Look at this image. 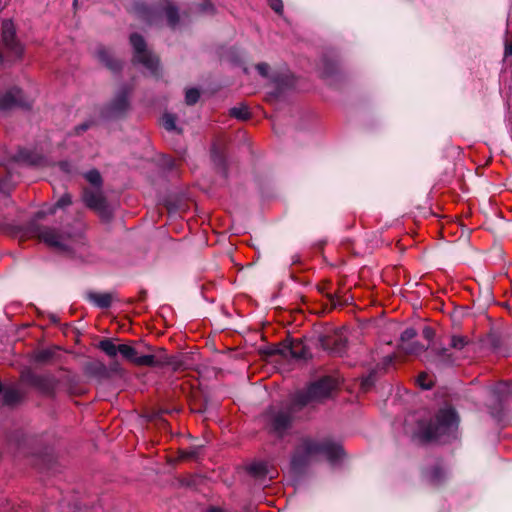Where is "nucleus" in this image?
<instances>
[{
    "mask_svg": "<svg viewBox=\"0 0 512 512\" xmlns=\"http://www.w3.org/2000/svg\"><path fill=\"white\" fill-rule=\"evenodd\" d=\"M343 451L338 443L330 440L303 439L297 448L296 455L292 459L293 467L300 465L302 460L314 455L323 454L330 461L339 459Z\"/></svg>",
    "mask_w": 512,
    "mask_h": 512,
    "instance_id": "obj_1",
    "label": "nucleus"
},
{
    "mask_svg": "<svg viewBox=\"0 0 512 512\" xmlns=\"http://www.w3.org/2000/svg\"><path fill=\"white\" fill-rule=\"evenodd\" d=\"M459 418L452 408L441 409L435 419L424 426L421 430L422 436L427 440H438L443 437H450L458 429Z\"/></svg>",
    "mask_w": 512,
    "mask_h": 512,
    "instance_id": "obj_2",
    "label": "nucleus"
},
{
    "mask_svg": "<svg viewBox=\"0 0 512 512\" xmlns=\"http://www.w3.org/2000/svg\"><path fill=\"white\" fill-rule=\"evenodd\" d=\"M134 11L150 25L159 24L163 16L171 27H175L179 21L177 9L170 0H162L156 7H147L143 3H136Z\"/></svg>",
    "mask_w": 512,
    "mask_h": 512,
    "instance_id": "obj_3",
    "label": "nucleus"
},
{
    "mask_svg": "<svg viewBox=\"0 0 512 512\" xmlns=\"http://www.w3.org/2000/svg\"><path fill=\"white\" fill-rule=\"evenodd\" d=\"M338 381L331 376H326L318 381L312 383L306 392L300 393L296 396L294 405L304 406L312 402L321 401L329 397L332 392L337 388Z\"/></svg>",
    "mask_w": 512,
    "mask_h": 512,
    "instance_id": "obj_4",
    "label": "nucleus"
},
{
    "mask_svg": "<svg viewBox=\"0 0 512 512\" xmlns=\"http://www.w3.org/2000/svg\"><path fill=\"white\" fill-rule=\"evenodd\" d=\"M120 354L136 366L160 367L167 364V357L165 355H142L136 348L127 344H120Z\"/></svg>",
    "mask_w": 512,
    "mask_h": 512,
    "instance_id": "obj_5",
    "label": "nucleus"
},
{
    "mask_svg": "<svg viewBox=\"0 0 512 512\" xmlns=\"http://www.w3.org/2000/svg\"><path fill=\"white\" fill-rule=\"evenodd\" d=\"M130 42L134 49V60L141 63L152 73H155L158 66V58L146 48L143 37L138 34H132Z\"/></svg>",
    "mask_w": 512,
    "mask_h": 512,
    "instance_id": "obj_6",
    "label": "nucleus"
},
{
    "mask_svg": "<svg viewBox=\"0 0 512 512\" xmlns=\"http://www.w3.org/2000/svg\"><path fill=\"white\" fill-rule=\"evenodd\" d=\"M0 42L13 55L21 56L23 49L16 41L15 27L10 20L2 22Z\"/></svg>",
    "mask_w": 512,
    "mask_h": 512,
    "instance_id": "obj_7",
    "label": "nucleus"
},
{
    "mask_svg": "<svg viewBox=\"0 0 512 512\" xmlns=\"http://www.w3.org/2000/svg\"><path fill=\"white\" fill-rule=\"evenodd\" d=\"M28 106V101L19 88H11L0 96V110Z\"/></svg>",
    "mask_w": 512,
    "mask_h": 512,
    "instance_id": "obj_8",
    "label": "nucleus"
},
{
    "mask_svg": "<svg viewBox=\"0 0 512 512\" xmlns=\"http://www.w3.org/2000/svg\"><path fill=\"white\" fill-rule=\"evenodd\" d=\"M38 238L47 245L59 250H66L67 245L62 235H59L55 229L43 228L38 233Z\"/></svg>",
    "mask_w": 512,
    "mask_h": 512,
    "instance_id": "obj_9",
    "label": "nucleus"
},
{
    "mask_svg": "<svg viewBox=\"0 0 512 512\" xmlns=\"http://www.w3.org/2000/svg\"><path fill=\"white\" fill-rule=\"evenodd\" d=\"M83 199L88 207L96 211L105 209V200L99 190H85Z\"/></svg>",
    "mask_w": 512,
    "mask_h": 512,
    "instance_id": "obj_10",
    "label": "nucleus"
},
{
    "mask_svg": "<svg viewBox=\"0 0 512 512\" xmlns=\"http://www.w3.org/2000/svg\"><path fill=\"white\" fill-rule=\"evenodd\" d=\"M291 417L289 413L284 411H279L277 413H273L270 416V422L273 430L279 434H281L290 424Z\"/></svg>",
    "mask_w": 512,
    "mask_h": 512,
    "instance_id": "obj_11",
    "label": "nucleus"
},
{
    "mask_svg": "<svg viewBox=\"0 0 512 512\" xmlns=\"http://www.w3.org/2000/svg\"><path fill=\"white\" fill-rule=\"evenodd\" d=\"M86 297L99 308H108L112 303V295L109 293L88 292Z\"/></svg>",
    "mask_w": 512,
    "mask_h": 512,
    "instance_id": "obj_12",
    "label": "nucleus"
},
{
    "mask_svg": "<svg viewBox=\"0 0 512 512\" xmlns=\"http://www.w3.org/2000/svg\"><path fill=\"white\" fill-rule=\"evenodd\" d=\"M96 55L98 59L111 70H116L119 68V63L112 59V55L108 49L100 47L97 49Z\"/></svg>",
    "mask_w": 512,
    "mask_h": 512,
    "instance_id": "obj_13",
    "label": "nucleus"
},
{
    "mask_svg": "<svg viewBox=\"0 0 512 512\" xmlns=\"http://www.w3.org/2000/svg\"><path fill=\"white\" fill-rule=\"evenodd\" d=\"M99 348L109 357H115L120 353V345H116L111 339L100 341Z\"/></svg>",
    "mask_w": 512,
    "mask_h": 512,
    "instance_id": "obj_14",
    "label": "nucleus"
},
{
    "mask_svg": "<svg viewBox=\"0 0 512 512\" xmlns=\"http://www.w3.org/2000/svg\"><path fill=\"white\" fill-rule=\"evenodd\" d=\"M249 471L256 477H263L268 473V465L265 462H255L249 466Z\"/></svg>",
    "mask_w": 512,
    "mask_h": 512,
    "instance_id": "obj_15",
    "label": "nucleus"
},
{
    "mask_svg": "<svg viewBox=\"0 0 512 512\" xmlns=\"http://www.w3.org/2000/svg\"><path fill=\"white\" fill-rule=\"evenodd\" d=\"M291 355L295 358H306L307 351L301 341H293L291 344Z\"/></svg>",
    "mask_w": 512,
    "mask_h": 512,
    "instance_id": "obj_16",
    "label": "nucleus"
},
{
    "mask_svg": "<svg viewBox=\"0 0 512 512\" xmlns=\"http://www.w3.org/2000/svg\"><path fill=\"white\" fill-rule=\"evenodd\" d=\"M230 115L239 119V120H247L250 117V112L245 105H240L234 107L230 110Z\"/></svg>",
    "mask_w": 512,
    "mask_h": 512,
    "instance_id": "obj_17",
    "label": "nucleus"
},
{
    "mask_svg": "<svg viewBox=\"0 0 512 512\" xmlns=\"http://www.w3.org/2000/svg\"><path fill=\"white\" fill-rule=\"evenodd\" d=\"M127 107H128V101H127L126 96H120L113 103L112 113L114 115H118V114L122 113L123 111H125Z\"/></svg>",
    "mask_w": 512,
    "mask_h": 512,
    "instance_id": "obj_18",
    "label": "nucleus"
},
{
    "mask_svg": "<svg viewBox=\"0 0 512 512\" xmlns=\"http://www.w3.org/2000/svg\"><path fill=\"white\" fill-rule=\"evenodd\" d=\"M21 398L20 392L15 388H10L4 391V401L7 404L17 402Z\"/></svg>",
    "mask_w": 512,
    "mask_h": 512,
    "instance_id": "obj_19",
    "label": "nucleus"
},
{
    "mask_svg": "<svg viewBox=\"0 0 512 512\" xmlns=\"http://www.w3.org/2000/svg\"><path fill=\"white\" fill-rule=\"evenodd\" d=\"M426 350L424 345L419 344L418 342L409 343L407 346H404V352L406 354L419 355Z\"/></svg>",
    "mask_w": 512,
    "mask_h": 512,
    "instance_id": "obj_20",
    "label": "nucleus"
},
{
    "mask_svg": "<svg viewBox=\"0 0 512 512\" xmlns=\"http://www.w3.org/2000/svg\"><path fill=\"white\" fill-rule=\"evenodd\" d=\"M162 125L163 127L168 130L172 131L176 129V118L174 115L166 113L162 117Z\"/></svg>",
    "mask_w": 512,
    "mask_h": 512,
    "instance_id": "obj_21",
    "label": "nucleus"
},
{
    "mask_svg": "<svg viewBox=\"0 0 512 512\" xmlns=\"http://www.w3.org/2000/svg\"><path fill=\"white\" fill-rule=\"evenodd\" d=\"M416 336V331L412 328L406 329L401 334V349L404 351V346H407L409 342Z\"/></svg>",
    "mask_w": 512,
    "mask_h": 512,
    "instance_id": "obj_22",
    "label": "nucleus"
},
{
    "mask_svg": "<svg viewBox=\"0 0 512 512\" xmlns=\"http://www.w3.org/2000/svg\"><path fill=\"white\" fill-rule=\"evenodd\" d=\"M85 178L92 185L99 187L101 185V176L97 170H91L85 174Z\"/></svg>",
    "mask_w": 512,
    "mask_h": 512,
    "instance_id": "obj_23",
    "label": "nucleus"
},
{
    "mask_svg": "<svg viewBox=\"0 0 512 512\" xmlns=\"http://www.w3.org/2000/svg\"><path fill=\"white\" fill-rule=\"evenodd\" d=\"M200 93L197 89H188L186 91L185 100L188 105L195 104L199 99Z\"/></svg>",
    "mask_w": 512,
    "mask_h": 512,
    "instance_id": "obj_24",
    "label": "nucleus"
},
{
    "mask_svg": "<svg viewBox=\"0 0 512 512\" xmlns=\"http://www.w3.org/2000/svg\"><path fill=\"white\" fill-rule=\"evenodd\" d=\"M468 343L467 339L463 336H452L450 345L458 350H461Z\"/></svg>",
    "mask_w": 512,
    "mask_h": 512,
    "instance_id": "obj_25",
    "label": "nucleus"
},
{
    "mask_svg": "<svg viewBox=\"0 0 512 512\" xmlns=\"http://www.w3.org/2000/svg\"><path fill=\"white\" fill-rule=\"evenodd\" d=\"M434 361H438L440 363H450V356L447 354L446 349H442L441 351L436 352Z\"/></svg>",
    "mask_w": 512,
    "mask_h": 512,
    "instance_id": "obj_26",
    "label": "nucleus"
},
{
    "mask_svg": "<svg viewBox=\"0 0 512 512\" xmlns=\"http://www.w3.org/2000/svg\"><path fill=\"white\" fill-rule=\"evenodd\" d=\"M444 477V472L440 468H436L431 472L430 479L433 483H439Z\"/></svg>",
    "mask_w": 512,
    "mask_h": 512,
    "instance_id": "obj_27",
    "label": "nucleus"
},
{
    "mask_svg": "<svg viewBox=\"0 0 512 512\" xmlns=\"http://www.w3.org/2000/svg\"><path fill=\"white\" fill-rule=\"evenodd\" d=\"M72 203L71 196L69 194H64L56 203V207L64 208Z\"/></svg>",
    "mask_w": 512,
    "mask_h": 512,
    "instance_id": "obj_28",
    "label": "nucleus"
},
{
    "mask_svg": "<svg viewBox=\"0 0 512 512\" xmlns=\"http://www.w3.org/2000/svg\"><path fill=\"white\" fill-rule=\"evenodd\" d=\"M426 379H427L426 374H421V375H419V376H418L417 382H418V384H419L422 388H424V389H429V388H431V386H432V382H431L430 380H429V381H426Z\"/></svg>",
    "mask_w": 512,
    "mask_h": 512,
    "instance_id": "obj_29",
    "label": "nucleus"
},
{
    "mask_svg": "<svg viewBox=\"0 0 512 512\" xmlns=\"http://www.w3.org/2000/svg\"><path fill=\"white\" fill-rule=\"evenodd\" d=\"M422 336L428 342H431L434 337V330L429 326H425L422 330Z\"/></svg>",
    "mask_w": 512,
    "mask_h": 512,
    "instance_id": "obj_30",
    "label": "nucleus"
},
{
    "mask_svg": "<svg viewBox=\"0 0 512 512\" xmlns=\"http://www.w3.org/2000/svg\"><path fill=\"white\" fill-rule=\"evenodd\" d=\"M270 7L277 13H281L283 10V4L281 0H268Z\"/></svg>",
    "mask_w": 512,
    "mask_h": 512,
    "instance_id": "obj_31",
    "label": "nucleus"
},
{
    "mask_svg": "<svg viewBox=\"0 0 512 512\" xmlns=\"http://www.w3.org/2000/svg\"><path fill=\"white\" fill-rule=\"evenodd\" d=\"M256 69L262 76H267L269 71V66L265 63H260L256 66Z\"/></svg>",
    "mask_w": 512,
    "mask_h": 512,
    "instance_id": "obj_32",
    "label": "nucleus"
},
{
    "mask_svg": "<svg viewBox=\"0 0 512 512\" xmlns=\"http://www.w3.org/2000/svg\"><path fill=\"white\" fill-rule=\"evenodd\" d=\"M195 456H196V452L195 451H181L180 452V458L181 459L194 458Z\"/></svg>",
    "mask_w": 512,
    "mask_h": 512,
    "instance_id": "obj_33",
    "label": "nucleus"
},
{
    "mask_svg": "<svg viewBox=\"0 0 512 512\" xmlns=\"http://www.w3.org/2000/svg\"><path fill=\"white\" fill-rule=\"evenodd\" d=\"M512 55V36L511 39L506 41L505 44V56H511Z\"/></svg>",
    "mask_w": 512,
    "mask_h": 512,
    "instance_id": "obj_34",
    "label": "nucleus"
},
{
    "mask_svg": "<svg viewBox=\"0 0 512 512\" xmlns=\"http://www.w3.org/2000/svg\"><path fill=\"white\" fill-rule=\"evenodd\" d=\"M369 385H371L370 377L365 379V380H363L362 383H361V387H362L363 390H367Z\"/></svg>",
    "mask_w": 512,
    "mask_h": 512,
    "instance_id": "obj_35",
    "label": "nucleus"
},
{
    "mask_svg": "<svg viewBox=\"0 0 512 512\" xmlns=\"http://www.w3.org/2000/svg\"><path fill=\"white\" fill-rule=\"evenodd\" d=\"M49 356H50L49 352H47V351H42V352H40V353H39V355H38V357H37V358H38L39 360H46V359H48V358H49Z\"/></svg>",
    "mask_w": 512,
    "mask_h": 512,
    "instance_id": "obj_36",
    "label": "nucleus"
},
{
    "mask_svg": "<svg viewBox=\"0 0 512 512\" xmlns=\"http://www.w3.org/2000/svg\"><path fill=\"white\" fill-rule=\"evenodd\" d=\"M212 10V6L210 4H205L202 7V12H210Z\"/></svg>",
    "mask_w": 512,
    "mask_h": 512,
    "instance_id": "obj_37",
    "label": "nucleus"
},
{
    "mask_svg": "<svg viewBox=\"0 0 512 512\" xmlns=\"http://www.w3.org/2000/svg\"><path fill=\"white\" fill-rule=\"evenodd\" d=\"M385 360H386L387 364H390L393 361V357L392 356H387L385 358Z\"/></svg>",
    "mask_w": 512,
    "mask_h": 512,
    "instance_id": "obj_38",
    "label": "nucleus"
},
{
    "mask_svg": "<svg viewBox=\"0 0 512 512\" xmlns=\"http://www.w3.org/2000/svg\"><path fill=\"white\" fill-rule=\"evenodd\" d=\"M208 512H222V511L218 508H211L210 510H208Z\"/></svg>",
    "mask_w": 512,
    "mask_h": 512,
    "instance_id": "obj_39",
    "label": "nucleus"
},
{
    "mask_svg": "<svg viewBox=\"0 0 512 512\" xmlns=\"http://www.w3.org/2000/svg\"><path fill=\"white\" fill-rule=\"evenodd\" d=\"M331 303L335 307L338 305V303L334 300V298H331Z\"/></svg>",
    "mask_w": 512,
    "mask_h": 512,
    "instance_id": "obj_40",
    "label": "nucleus"
},
{
    "mask_svg": "<svg viewBox=\"0 0 512 512\" xmlns=\"http://www.w3.org/2000/svg\"><path fill=\"white\" fill-rule=\"evenodd\" d=\"M341 351H342V348H341V347H339V348H335V352H336V353H340Z\"/></svg>",
    "mask_w": 512,
    "mask_h": 512,
    "instance_id": "obj_41",
    "label": "nucleus"
},
{
    "mask_svg": "<svg viewBox=\"0 0 512 512\" xmlns=\"http://www.w3.org/2000/svg\"><path fill=\"white\" fill-rule=\"evenodd\" d=\"M204 1L206 2L207 0H204Z\"/></svg>",
    "mask_w": 512,
    "mask_h": 512,
    "instance_id": "obj_42",
    "label": "nucleus"
}]
</instances>
